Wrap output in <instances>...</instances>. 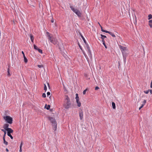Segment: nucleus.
<instances>
[{"instance_id":"obj_39","label":"nucleus","mask_w":152,"mask_h":152,"mask_svg":"<svg viewBox=\"0 0 152 152\" xmlns=\"http://www.w3.org/2000/svg\"><path fill=\"white\" fill-rule=\"evenodd\" d=\"M50 94V93L49 92H48L47 93V95L48 96H49Z\"/></svg>"},{"instance_id":"obj_24","label":"nucleus","mask_w":152,"mask_h":152,"mask_svg":"<svg viewBox=\"0 0 152 152\" xmlns=\"http://www.w3.org/2000/svg\"><path fill=\"white\" fill-rule=\"evenodd\" d=\"M7 135L8 136L10 137L11 138V139H13V137H12V136L10 134L7 133Z\"/></svg>"},{"instance_id":"obj_47","label":"nucleus","mask_w":152,"mask_h":152,"mask_svg":"<svg viewBox=\"0 0 152 152\" xmlns=\"http://www.w3.org/2000/svg\"><path fill=\"white\" fill-rule=\"evenodd\" d=\"M47 84H48V86L49 88H50V86L49 84L48 83H47Z\"/></svg>"},{"instance_id":"obj_15","label":"nucleus","mask_w":152,"mask_h":152,"mask_svg":"<svg viewBox=\"0 0 152 152\" xmlns=\"http://www.w3.org/2000/svg\"><path fill=\"white\" fill-rule=\"evenodd\" d=\"M76 101L77 104V106L78 107H80L81 106V103L79 101V100H77Z\"/></svg>"},{"instance_id":"obj_45","label":"nucleus","mask_w":152,"mask_h":152,"mask_svg":"<svg viewBox=\"0 0 152 152\" xmlns=\"http://www.w3.org/2000/svg\"><path fill=\"white\" fill-rule=\"evenodd\" d=\"M22 54H23V57H24V56H25V54H24V53L23 52V51H22Z\"/></svg>"},{"instance_id":"obj_29","label":"nucleus","mask_w":152,"mask_h":152,"mask_svg":"<svg viewBox=\"0 0 152 152\" xmlns=\"http://www.w3.org/2000/svg\"><path fill=\"white\" fill-rule=\"evenodd\" d=\"M101 38L102 39V38H106V36L103 35L102 34H101Z\"/></svg>"},{"instance_id":"obj_48","label":"nucleus","mask_w":152,"mask_h":152,"mask_svg":"<svg viewBox=\"0 0 152 152\" xmlns=\"http://www.w3.org/2000/svg\"><path fill=\"white\" fill-rule=\"evenodd\" d=\"M149 91L151 94H152V90H149Z\"/></svg>"},{"instance_id":"obj_52","label":"nucleus","mask_w":152,"mask_h":152,"mask_svg":"<svg viewBox=\"0 0 152 152\" xmlns=\"http://www.w3.org/2000/svg\"><path fill=\"white\" fill-rule=\"evenodd\" d=\"M115 33H117V32H115Z\"/></svg>"},{"instance_id":"obj_41","label":"nucleus","mask_w":152,"mask_h":152,"mask_svg":"<svg viewBox=\"0 0 152 152\" xmlns=\"http://www.w3.org/2000/svg\"><path fill=\"white\" fill-rule=\"evenodd\" d=\"M46 34L48 37L49 36V35H50L49 33L48 32H47L46 33Z\"/></svg>"},{"instance_id":"obj_26","label":"nucleus","mask_w":152,"mask_h":152,"mask_svg":"<svg viewBox=\"0 0 152 152\" xmlns=\"http://www.w3.org/2000/svg\"><path fill=\"white\" fill-rule=\"evenodd\" d=\"M148 20H150L152 18V15L151 14H150L148 16Z\"/></svg>"},{"instance_id":"obj_19","label":"nucleus","mask_w":152,"mask_h":152,"mask_svg":"<svg viewBox=\"0 0 152 152\" xmlns=\"http://www.w3.org/2000/svg\"><path fill=\"white\" fill-rule=\"evenodd\" d=\"M7 75L8 76H10L11 75V74L10 72V69L9 68H8L7 69Z\"/></svg>"},{"instance_id":"obj_42","label":"nucleus","mask_w":152,"mask_h":152,"mask_svg":"<svg viewBox=\"0 0 152 152\" xmlns=\"http://www.w3.org/2000/svg\"><path fill=\"white\" fill-rule=\"evenodd\" d=\"M99 89V87H98V86H96L95 88V90H97L98 89Z\"/></svg>"},{"instance_id":"obj_11","label":"nucleus","mask_w":152,"mask_h":152,"mask_svg":"<svg viewBox=\"0 0 152 152\" xmlns=\"http://www.w3.org/2000/svg\"><path fill=\"white\" fill-rule=\"evenodd\" d=\"M106 33H109V34L111 35L112 37H115V34L110 31H107L106 32Z\"/></svg>"},{"instance_id":"obj_14","label":"nucleus","mask_w":152,"mask_h":152,"mask_svg":"<svg viewBox=\"0 0 152 152\" xmlns=\"http://www.w3.org/2000/svg\"><path fill=\"white\" fill-rule=\"evenodd\" d=\"M23 144V142L22 141L21 142V143H20V150H19L20 152H21L22 151V147Z\"/></svg>"},{"instance_id":"obj_43","label":"nucleus","mask_w":152,"mask_h":152,"mask_svg":"<svg viewBox=\"0 0 152 152\" xmlns=\"http://www.w3.org/2000/svg\"><path fill=\"white\" fill-rule=\"evenodd\" d=\"M102 42H103V44L104 43H105V41L104 40V38H102Z\"/></svg>"},{"instance_id":"obj_51","label":"nucleus","mask_w":152,"mask_h":152,"mask_svg":"<svg viewBox=\"0 0 152 152\" xmlns=\"http://www.w3.org/2000/svg\"><path fill=\"white\" fill-rule=\"evenodd\" d=\"M98 23L99 24V26H100V25H101L98 22Z\"/></svg>"},{"instance_id":"obj_49","label":"nucleus","mask_w":152,"mask_h":152,"mask_svg":"<svg viewBox=\"0 0 152 152\" xmlns=\"http://www.w3.org/2000/svg\"><path fill=\"white\" fill-rule=\"evenodd\" d=\"M6 151H7V152H8V151H9V150H8V149L7 148L6 149Z\"/></svg>"},{"instance_id":"obj_4","label":"nucleus","mask_w":152,"mask_h":152,"mask_svg":"<svg viewBox=\"0 0 152 152\" xmlns=\"http://www.w3.org/2000/svg\"><path fill=\"white\" fill-rule=\"evenodd\" d=\"M70 7L71 10L75 12L78 17H80L81 16L82 14L77 9L75 8L73 6L71 5L70 6Z\"/></svg>"},{"instance_id":"obj_23","label":"nucleus","mask_w":152,"mask_h":152,"mask_svg":"<svg viewBox=\"0 0 152 152\" xmlns=\"http://www.w3.org/2000/svg\"><path fill=\"white\" fill-rule=\"evenodd\" d=\"M44 90L45 91V92L47 90V88L46 85L45 84H44Z\"/></svg>"},{"instance_id":"obj_35","label":"nucleus","mask_w":152,"mask_h":152,"mask_svg":"<svg viewBox=\"0 0 152 152\" xmlns=\"http://www.w3.org/2000/svg\"><path fill=\"white\" fill-rule=\"evenodd\" d=\"M38 67L39 68H42L43 67V66L42 65H37Z\"/></svg>"},{"instance_id":"obj_6","label":"nucleus","mask_w":152,"mask_h":152,"mask_svg":"<svg viewBox=\"0 0 152 152\" xmlns=\"http://www.w3.org/2000/svg\"><path fill=\"white\" fill-rule=\"evenodd\" d=\"M50 42L54 45L57 44L58 41L57 39L53 37H52V39L51 40Z\"/></svg>"},{"instance_id":"obj_37","label":"nucleus","mask_w":152,"mask_h":152,"mask_svg":"<svg viewBox=\"0 0 152 152\" xmlns=\"http://www.w3.org/2000/svg\"><path fill=\"white\" fill-rule=\"evenodd\" d=\"M144 105L143 104H142L141 106L139 108V110H140L141 108L143 107L144 106Z\"/></svg>"},{"instance_id":"obj_46","label":"nucleus","mask_w":152,"mask_h":152,"mask_svg":"<svg viewBox=\"0 0 152 152\" xmlns=\"http://www.w3.org/2000/svg\"><path fill=\"white\" fill-rule=\"evenodd\" d=\"M51 22L52 23H53L54 22V20L53 18H52V19L51 20Z\"/></svg>"},{"instance_id":"obj_38","label":"nucleus","mask_w":152,"mask_h":152,"mask_svg":"<svg viewBox=\"0 0 152 152\" xmlns=\"http://www.w3.org/2000/svg\"><path fill=\"white\" fill-rule=\"evenodd\" d=\"M103 44L104 45V46L105 47V48H107V45H106L105 43H103Z\"/></svg>"},{"instance_id":"obj_13","label":"nucleus","mask_w":152,"mask_h":152,"mask_svg":"<svg viewBox=\"0 0 152 152\" xmlns=\"http://www.w3.org/2000/svg\"><path fill=\"white\" fill-rule=\"evenodd\" d=\"M30 39L31 40V42H32L33 43L34 37L32 35H31V34L30 35Z\"/></svg>"},{"instance_id":"obj_44","label":"nucleus","mask_w":152,"mask_h":152,"mask_svg":"<svg viewBox=\"0 0 152 152\" xmlns=\"http://www.w3.org/2000/svg\"><path fill=\"white\" fill-rule=\"evenodd\" d=\"M82 52H83V54L84 55L86 56V54L85 53V52H84V51H83V50H82Z\"/></svg>"},{"instance_id":"obj_36","label":"nucleus","mask_w":152,"mask_h":152,"mask_svg":"<svg viewBox=\"0 0 152 152\" xmlns=\"http://www.w3.org/2000/svg\"><path fill=\"white\" fill-rule=\"evenodd\" d=\"M146 100H144L143 102V103L142 104H143L144 105L145 104V103H146Z\"/></svg>"},{"instance_id":"obj_32","label":"nucleus","mask_w":152,"mask_h":152,"mask_svg":"<svg viewBox=\"0 0 152 152\" xmlns=\"http://www.w3.org/2000/svg\"><path fill=\"white\" fill-rule=\"evenodd\" d=\"M101 31L102 32H105L106 33L107 31L103 29V28H101Z\"/></svg>"},{"instance_id":"obj_1","label":"nucleus","mask_w":152,"mask_h":152,"mask_svg":"<svg viewBox=\"0 0 152 152\" xmlns=\"http://www.w3.org/2000/svg\"><path fill=\"white\" fill-rule=\"evenodd\" d=\"M122 52L123 57V59L124 62H126V58L127 56L128 51L127 50L126 48V47H123L121 46H119Z\"/></svg>"},{"instance_id":"obj_31","label":"nucleus","mask_w":152,"mask_h":152,"mask_svg":"<svg viewBox=\"0 0 152 152\" xmlns=\"http://www.w3.org/2000/svg\"><path fill=\"white\" fill-rule=\"evenodd\" d=\"M149 90H147V91H144V92L146 94H148L149 92Z\"/></svg>"},{"instance_id":"obj_34","label":"nucleus","mask_w":152,"mask_h":152,"mask_svg":"<svg viewBox=\"0 0 152 152\" xmlns=\"http://www.w3.org/2000/svg\"><path fill=\"white\" fill-rule=\"evenodd\" d=\"M87 89H86L83 91V94H86V92L87 91Z\"/></svg>"},{"instance_id":"obj_8","label":"nucleus","mask_w":152,"mask_h":152,"mask_svg":"<svg viewBox=\"0 0 152 152\" xmlns=\"http://www.w3.org/2000/svg\"><path fill=\"white\" fill-rule=\"evenodd\" d=\"M9 125L7 124H5L4 125L3 128H4V130L6 131L7 129H9L8 127Z\"/></svg>"},{"instance_id":"obj_28","label":"nucleus","mask_w":152,"mask_h":152,"mask_svg":"<svg viewBox=\"0 0 152 152\" xmlns=\"http://www.w3.org/2000/svg\"><path fill=\"white\" fill-rule=\"evenodd\" d=\"M4 143L6 145H7L8 144V142L6 141L5 140H4Z\"/></svg>"},{"instance_id":"obj_12","label":"nucleus","mask_w":152,"mask_h":152,"mask_svg":"<svg viewBox=\"0 0 152 152\" xmlns=\"http://www.w3.org/2000/svg\"><path fill=\"white\" fill-rule=\"evenodd\" d=\"M1 130L3 132H4V134L3 137V140H5V136L6 134V131H5V130H4V129H1Z\"/></svg>"},{"instance_id":"obj_30","label":"nucleus","mask_w":152,"mask_h":152,"mask_svg":"<svg viewBox=\"0 0 152 152\" xmlns=\"http://www.w3.org/2000/svg\"><path fill=\"white\" fill-rule=\"evenodd\" d=\"M37 50L38 51L39 53H42V51L41 49H40L39 48Z\"/></svg>"},{"instance_id":"obj_25","label":"nucleus","mask_w":152,"mask_h":152,"mask_svg":"<svg viewBox=\"0 0 152 152\" xmlns=\"http://www.w3.org/2000/svg\"><path fill=\"white\" fill-rule=\"evenodd\" d=\"M48 37V39L50 41V42L51 41V40L52 39V37L51 36H50V35H49V36Z\"/></svg>"},{"instance_id":"obj_17","label":"nucleus","mask_w":152,"mask_h":152,"mask_svg":"<svg viewBox=\"0 0 152 152\" xmlns=\"http://www.w3.org/2000/svg\"><path fill=\"white\" fill-rule=\"evenodd\" d=\"M45 107L46 108L47 110H49L50 107V105H48V106L47 104H46L45 106Z\"/></svg>"},{"instance_id":"obj_9","label":"nucleus","mask_w":152,"mask_h":152,"mask_svg":"<svg viewBox=\"0 0 152 152\" xmlns=\"http://www.w3.org/2000/svg\"><path fill=\"white\" fill-rule=\"evenodd\" d=\"M6 131L7 132V133L8 134H11V133H12L13 132V130L10 128L7 129V130Z\"/></svg>"},{"instance_id":"obj_27","label":"nucleus","mask_w":152,"mask_h":152,"mask_svg":"<svg viewBox=\"0 0 152 152\" xmlns=\"http://www.w3.org/2000/svg\"><path fill=\"white\" fill-rule=\"evenodd\" d=\"M34 49L35 50H38V49H39V48H37V47L35 45H34Z\"/></svg>"},{"instance_id":"obj_10","label":"nucleus","mask_w":152,"mask_h":152,"mask_svg":"<svg viewBox=\"0 0 152 152\" xmlns=\"http://www.w3.org/2000/svg\"><path fill=\"white\" fill-rule=\"evenodd\" d=\"M86 47H87V49L88 53L90 54H91V50H90V48H89V47L88 44L87 43H86Z\"/></svg>"},{"instance_id":"obj_50","label":"nucleus","mask_w":152,"mask_h":152,"mask_svg":"<svg viewBox=\"0 0 152 152\" xmlns=\"http://www.w3.org/2000/svg\"><path fill=\"white\" fill-rule=\"evenodd\" d=\"M100 27L101 28V29L102 28V26L101 25H100Z\"/></svg>"},{"instance_id":"obj_20","label":"nucleus","mask_w":152,"mask_h":152,"mask_svg":"<svg viewBox=\"0 0 152 152\" xmlns=\"http://www.w3.org/2000/svg\"><path fill=\"white\" fill-rule=\"evenodd\" d=\"M24 60L25 63H27L28 62V60L26 56L24 57Z\"/></svg>"},{"instance_id":"obj_33","label":"nucleus","mask_w":152,"mask_h":152,"mask_svg":"<svg viewBox=\"0 0 152 152\" xmlns=\"http://www.w3.org/2000/svg\"><path fill=\"white\" fill-rule=\"evenodd\" d=\"M42 96L43 98H45L46 97V94L45 93H43L42 95Z\"/></svg>"},{"instance_id":"obj_22","label":"nucleus","mask_w":152,"mask_h":152,"mask_svg":"<svg viewBox=\"0 0 152 152\" xmlns=\"http://www.w3.org/2000/svg\"><path fill=\"white\" fill-rule=\"evenodd\" d=\"M75 99H76V101H77V100H79V97L78 95V94H76Z\"/></svg>"},{"instance_id":"obj_7","label":"nucleus","mask_w":152,"mask_h":152,"mask_svg":"<svg viewBox=\"0 0 152 152\" xmlns=\"http://www.w3.org/2000/svg\"><path fill=\"white\" fill-rule=\"evenodd\" d=\"M79 116L80 117V119L81 120H82L83 118V112L82 110L79 112Z\"/></svg>"},{"instance_id":"obj_2","label":"nucleus","mask_w":152,"mask_h":152,"mask_svg":"<svg viewBox=\"0 0 152 152\" xmlns=\"http://www.w3.org/2000/svg\"><path fill=\"white\" fill-rule=\"evenodd\" d=\"M71 103L70 102L69 98L67 96L64 101V107L66 109H68L70 107Z\"/></svg>"},{"instance_id":"obj_18","label":"nucleus","mask_w":152,"mask_h":152,"mask_svg":"<svg viewBox=\"0 0 152 152\" xmlns=\"http://www.w3.org/2000/svg\"><path fill=\"white\" fill-rule=\"evenodd\" d=\"M112 106L113 107V108L115 109V104L114 102H112Z\"/></svg>"},{"instance_id":"obj_21","label":"nucleus","mask_w":152,"mask_h":152,"mask_svg":"<svg viewBox=\"0 0 152 152\" xmlns=\"http://www.w3.org/2000/svg\"><path fill=\"white\" fill-rule=\"evenodd\" d=\"M81 36L85 44L87 43L84 37L82 35H81Z\"/></svg>"},{"instance_id":"obj_16","label":"nucleus","mask_w":152,"mask_h":152,"mask_svg":"<svg viewBox=\"0 0 152 152\" xmlns=\"http://www.w3.org/2000/svg\"><path fill=\"white\" fill-rule=\"evenodd\" d=\"M152 23V20H150L149 21V25L151 28L152 27V24H151Z\"/></svg>"},{"instance_id":"obj_3","label":"nucleus","mask_w":152,"mask_h":152,"mask_svg":"<svg viewBox=\"0 0 152 152\" xmlns=\"http://www.w3.org/2000/svg\"><path fill=\"white\" fill-rule=\"evenodd\" d=\"M49 119L52 124L53 130L55 131H56L57 128V124L55 119L52 117H49Z\"/></svg>"},{"instance_id":"obj_5","label":"nucleus","mask_w":152,"mask_h":152,"mask_svg":"<svg viewBox=\"0 0 152 152\" xmlns=\"http://www.w3.org/2000/svg\"><path fill=\"white\" fill-rule=\"evenodd\" d=\"M5 121L10 124L12 123V118L9 116H6L3 117Z\"/></svg>"},{"instance_id":"obj_40","label":"nucleus","mask_w":152,"mask_h":152,"mask_svg":"<svg viewBox=\"0 0 152 152\" xmlns=\"http://www.w3.org/2000/svg\"><path fill=\"white\" fill-rule=\"evenodd\" d=\"M78 44L79 47L80 48V49L81 50H82V48L81 46L80 45V44L79 43H78Z\"/></svg>"}]
</instances>
